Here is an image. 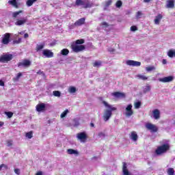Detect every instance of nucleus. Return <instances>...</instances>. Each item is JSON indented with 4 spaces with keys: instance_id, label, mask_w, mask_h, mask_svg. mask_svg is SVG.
<instances>
[{
    "instance_id": "c9c22d12",
    "label": "nucleus",
    "mask_w": 175,
    "mask_h": 175,
    "mask_svg": "<svg viewBox=\"0 0 175 175\" xmlns=\"http://www.w3.org/2000/svg\"><path fill=\"white\" fill-rule=\"evenodd\" d=\"M142 106V102L138 101L134 103V107L135 109H140V107Z\"/></svg>"
},
{
    "instance_id": "a19ab883",
    "label": "nucleus",
    "mask_w": 175,
    "mask_h": 175,
    "mask_svg": "<svg viewBox=\"0 0 175 175\" xmlns=\"http://www.w3.org/2000/svg\"><path fill=\"white\" fill-rule=\"evenodd\" d=\"M167 174H169V175H174V169L169 168L167 170Z\"/></svg>"
},
{
    "instance_id": "e2e57ef3",
    "label": "nucleus",
    "mask_w": 175,
    "mask_h": 175,
    "mask_svg": "<svg viewBox=\"0 0 175 175\" xmlns=\"http://www.w3.org/2000/svg\"><path fill=\"white\" fill-rule=\"evenodd\" d=\"M90 126H91V128H94V126H95V124H94V123L91 122Z\"/></svg>"
},
{
    "instance_id": "603ef678",
    "label": "nucleus",
    "mask_w": 175,
    "mask_h": 175,
    "mask_svg": "<svg viewBox=\"0 0 175 175\" xmlns=\"http://www.w3.org/2000/svg\"><path fill=\"white\" fill-rule=\"evenodd\" d=\"M14 173H16V174L19 175L20 174V169H18V168L14 169Z\"/></svg>"
},
{
    "instance_id": "2eb2a0df",
    "label": "nucleus",
    "mask_w": 175,
    "mask_h": 175,
    "mask_svg": "<svg viewBox=\"0 0 175 175\" xmlns=\"http://www.w3.org/2000/svg\"><path fill=\"white\" fill-rule=\"evenodd\" d=\"M152 114L154 120H159L161 118V111H159V109H155L153 110Z\"/></svg>"
},
{
    "instance_id": "bf43d9fd",
    "label": "nucleus",
    "mask_w": 175,
    "mask_h": 175,
    "mask_svg": "<svg viewBox=\"0 0 175 175\" xmlns=\"http://www.w3.org/2000/svg\"><path fill=\"white\" fill-rule=\"evenodd\" d=\"M24 38H25V39H27V38H29V35L26 33H25V35H24Z\"/></svg>"
},
{
    "instance_id": "9b49d317",
    "label": "nucleus",
    "mask_w": 175,
    "mask_h": 175,
    "mask_svg": "<svg viewBox=\"0 0 175 175\" xmlns=\"http://www.w3.org/2000/svg\"><path fill=\"white\" fill-rule=\"evenodd\" d=\"M126 64L129 66H140V65H142V62H136L135 60H127Z\"/></svg>"
},
{
    "instance_id": "f704fd0d",
    "label": "nucleus",
    "mask_w": 175,
    "mask_h": 175,
    "mask_svg": "<svg viewBox=\"0 0 175 175\" xmlns=\"http://www.w3.org/2000/svg\"><path fill=\"white\" fill-rule=\"evenodd\" d=\"M76 91H77L76 88L73 86L70 87L68 89V92H70V94H75Z\"/></svg>"
},
{
    "instance_id": "cd10ccee",
    "label": "nucleus",
    "mask_w": 175,
    "mask_h": 175,
    "mask_svg": "<svg viewBox=\"0 0 175 175\" xmlns=\"http://www.w3.org/2000/svg\"><path fill=\"white\" fill-rule=\"evenodd\" d=\"M68 154H70V155H72L73 154H79V152L77 150H73V149H68L67 150Z\"/></svg>"
},
{
    "instance_id": "ddd939ff",
    "label": "nucleus",
    "mask_w": 175,
    "mask_h": 175,
    "mask_svg": "<svg viewBox=\"0 0 175 175\" xmlns=\"http://www.w3.org/2000/svg\"><path fill=\"white\" fill-rule=\"evenodd\" d=\"M126 117H131V116H133V110H132L131 104L129 105L126 107Z\"/></svg>"
},
{
    "instance_id": "473e14b6",
    "label": "nucleus",
    "mask_w": 175,
    "mask_h": 175,
    "mask_svg": "<svg viewBox=\"0 0 175 175\" xmlns=\"http://www.w3.org/2000/svg\"><path fill=\"white\" fill-rule=\"evenodd\" d=\"M36 1L38 0H27L26 2V5L27 6H32V5H33V3L36 2Z\"/></svg>"
},
{
    "instance_id": "f3484780",
    "label": "nucleus",
    "mask_w": 175,
    "mask_h": 175,
    "mask_svg": "<svg viewBox=\"0 0 175 175\" xmlns=\"http://www.w3.org/2000/svg\"><path fill=\"white\" fill-rule=\"evenodd\" d=\"M27 21V18H22L21 19H16V22H15V25H24Z\"/></svg>"
},
{
    "instance_id": "58836bf2",
    "label": "nucleus",
    "mask_w": 175,
    "mask_h": 175,
    "mask_svg": "<svg viewBox=\"0 0 175 175\" xmlns=\"http://www.w3.org/2000/svg\"><path fill=\"white\" fill-rule=\"evenodd\" d=\"M53 94L54 95V96L59 97L61 96V92L58 90H55L53 92Z\"/></svg>"
},
{
    "instance_id": "c756f323",
    "label": "nucleus",
    "mask_w": 175,
    "mask_h": 175,
    "mask_svg": "<svg viewBox=\"0 0 175 175\" xmlns=\"http://www.w3.org/2000/svg\"><path fill=\"white\" fill-rule=\"evenodd\" d=\"M62 55H68L69 54V49H64L61 51Z\"/></svg>"
},
{
    "instance_id": "72a5a7b5",
    "label": "nucleus",
    "mask_w": 175,
    "mask_h": 175,
    "mask_svg": "<svg viewBox=\"0 0 175 175\" xmlns=\"http://www.w3.org/2000/svg\"><path fill=\"white\" fill-rule=\"evenodd\" d=\"M84 42H85L84 39L77 40L74 44H77V45L84 44Z\"/></svg>"
},
{
    "instance_id": "b1692460",
    "label": "nucleus",
    "mask_w": 175,
    "mask_h": 175,
    "mask_svg": "<svg viewBox=\"0 0 175 175\" xmlns=\"http://www.w3.org/2000/svg\"><path fill=\"white\" fill-rule=\"evenodd\" d=\"M8 3L14 6L16 9H18V3H17V0H10L8 1Z\"/></svg>"
},
{
    "instance_id": "1a4fd4ad",
    "label": "nucleus",
    "mask_w": 175,
    "mask_h": 175,
    "mask_svg": "<svg viewBox=\"0 0 175 175\" xmlns=\"http://www.w3.org/2000/svg\"><path fill=\"white\" fill-rule=\"evenodd\" d=\"M31 62L29 59H25L21 62L18 63V68L23 66L24 68H29Z\"/></svg>"
},
{
    "instance_id": "49530a36",
    "label": "nucleus",
    "mask_w": 175,
    "mask_h": 175,
    "mask_svg": "<svg viewBox=\"0 0 175 175\" xmlns=\"http://www.w3.org/2000/svg\"><path fill=\"white\" fill-rule=\"evenodd\" d=\"M5 114H6L8 118H12V117H13V112L8 111L5 112Z\"/></svg>"
},
{
    "instance_id": "c03bdc74",
    "label": "nucleus",
    "mask_w": 175,
    "mask_h": 175,
    "mask_svg": "<svg viewBox=\"0 0 175 175\" xmlns=\"http://www.w3.org/2000/svg\"><path fill=\"white\" fill-rule=\"evenodd\" d=\"M146 70L147 72H151V70H155V67L154 66H148L146 67Z\"/></svg>"
},
{
    "instance_id": "9d476101",
    "label": "nucleus",
    "mask_w": 175,
    "mask_h": 175,
    "mask_svg": "<svg viewBox=\"0 0 175 175\" xmlns=\"http://www.w3.org/2000/svg\"><path fill=\"white\" fill-rule=\"evenodd\" d=\"M42 55L46 58H53V57H54V53L49 49H44L42 51Z\"/></svg>"
},
{
    "instance_id": "bb28decb",
    "label": "nucleus",
    "mask_w": 175,
    "mask_h": 175,
    "mask_svg": "<svg viewBox=\"0 0 175 175\" xmlns=\"http://www.w3.org/2000/svg\"><path fill=\"white\" fill-rule=\"evenodd\" d=\"M26 137H27V139H32V137H33V131H29L28 133H26L25 134Z\"/></svg>"
},
{
    "instance_id": "0e129e2a",
    "label": "nucleus",
    "mask_w": 175,
    "mask_h": 175,
    "mask_svg": "<svg viewBox=\"0 0 175 175\" xmlns=\"http://www.w3.org/2000/svg\"><path fill=\"white\" fill-rule=\"evenodd\" d=\"M4 124L3 122H0V126H3Z\"/></svg>"
},
{
    "instance_id": "79ce46f5",
    "label": "nucleus",
    "mask_w": 175,
    "mask_h": 175,
    "mask_svg": "<svg viewBox=\"0 0 175 175\" xmlns=\"http://www.w3.org/2000/svg\"><path fill=\"white\" fill-rule=\"evenodd\" d=\"M21 43V38H18V40H14L12 42V44H20Z\"/></svg>"
},
{
    "instance_id": "423d86ee",
    "label": "nucleus",
    "mask_w": 175,
    "mask_h": 175,
    "mask_svg": "<svg viewBox=\"0 0 175 175\" xmlns=\"http://www.w3.org/2000/svg\"><path fill=\"white\" fill-rule=\"evenodd\" d=\"M77 139H78V140H81V142H83V143H85L87 139H88V136L85 132H81L77 134Z\"/></svg>"
},
{
    "instance_id": "3c124183",
    "label": "nucleus",
    "mask_w": 175,
    "mask_h": 175,
    "mask_svg": "<svg viewBox=\"0 0 175 175\" xmlns=\"http://www.w3.org/2000/svg\"><path fill=\"white\" fill-rule=\"evenodd\" d=\"M131 31H132L133 32H135V31H137V27H136V26H131Z\"/></svg>"
},
{
    "instance_id": "a211bd4d",
    "label": "nucleus",
    "mask_w": 175,
    "mask_h": 175,
    "mask_svg": "<svg viewBox=\"0 0 175 175\" xmlns=\"http://www.w3.org/2000/svg\"><path fill=\"white\" fill-rule=\"evenodd\" d=\"M85 23V18H81L80 19H79L75 23V25L76 27H81V25H83Z\"/></svg>"
},
{
    "instance_id": "6e6d98bb",
    "label": "nucleus",
    "mask_w": 175,
    "mask_h": 175,
    "mask_svg": "<svg viewBox=\"0 0 175 175\" xmlns=\"http://www.w3.org/2000/svg\"><path fill=\"white\" fill-rule=\"evenodd\" d=\"M98 136H99V137H105V133L100 132L98 133Z\"/></svg>"
},
{
    "instance_id": "69168bd1",
    "label": "nucleus",
    "mask_w": 175,
    "mask_h": 175,
    "mask_svg": "<svg viewBox=\"0 0 175 175\" xmlns=\"http://www.w3.org/2000/svg\"><path fill=\"white\" fill-rule=\"evenodd\" d=\"M36 175H43L42 172H37Z\"/></svg>"
},
{
    "instance_id": "e433bc0d",
    "label": "nucleus",
    "mask_w": 175,
    "mask_h": 175,
    "mask_svg": "<svg viewBox=\"0 0 175 175\" xmlns=\"http://www.w3.org/2000/svg\"><path fill=\"white\" fill-rule=\"evenodd\" d=\"M68 113H69V110H68V109H66V110L60 115L61 118H65V117H66V115L68 114Z\"/></svg>"
},
{
    "instance_id": "f257e3e1",
    "label": "nucleus",
    "mask_w": 175,
    "mask_h": 175,
    "mask_svg": "<svg viewBox=\"0 0 175 175\" xmlns=\"http://www.w3.org/2000/svg\"><path fill=\"white\" fill-rule=\"evenodd\" d=\"M76 6H83V9H91L94 7V3L90 0H76Z\"/></svg>"
},
{
    "instance_id": "13d9d810",
    "label": "nucleus",
    "mask_w": 175,
    "mask_h": 175,
    "mask_svg": "<svg viewBox=\"0 0 175 175\" xmlns=\"http://www.w3.org/2000/svg\"><path fill=\"white\" fill-rule=\"evenodd\" d=\"M37 75H43V71L39 70L37 72Z\"/></svg>"
},
{
    "instance_id": "6e6552de",
    "label": "nucleus",
    "mask_w": 175,
    "mask_h": 175,
    "mask_svg": "<svg viewBox=\"0 0 175 175\" xmlns=\"http://www.w3.org/2000/svg\"><path fill=\"white\" fill-rule=\"evenodd\" d=\"M111 116H113L111 111H109V109L105 110L103 116L105 122H107L111 118Z\"/></svg>"
},
{
    "instance_id": "f8f14e48",
    "label": "nucleus",
    "mask_w": 175,
    "mask_h": 175,
    "mask_svg": "<svg viewBox=\"0 0 175 175\" xmlns=\"http://www.w3.org/2000/svg\"><path fill=\"white\" fill-rule=\"evenodd\" d=\"M159 81H161V83H170V81H173L174 80V77L173 76H168L165 77L163 78H160Z\"/></svg>"
},
{
    "instance_id": "37998d69",
    "label": "nucleus",
    "mask_w": 175,
    "mask_h": 175,
    "mask_svg": "<svg viewBox=\"0 0 175 175\" xmlns=\"http://www.w3.org/2000/svg\"><path fill=\"white\" fill-rule=\"evenodd\" d=\"M116 8H121L122 6V1H118L116 3Z\"/></svg>"
},
{
    "instance_id": "7c9ffc66",
    "label": "nucleus",
    "mask_w": 175,
    "mask_h": 175,
    "mask_svg": "<svg viewBox=\"0 0 175 175\" xmlns=\"http://www.w3.org/2000/svg\"><path fill=\"white\" fill-rule=\"evenodd\" d=\"M21 13H23V10H19L18 12H14L12 14V17L14 18H17V16H18V14H20Z\"/></svg>"
},
{
    "instance_id": "09e8293b",
    "label": "nucleus",
    "mask_w": 175,
    "mask_h": 175,
    "mask_svg": "<svg viewBox=\"0 0 175 175\" xmlns=\"http://www.w3.org/2000/svg\"><path fill=\"white\" fill-rule=\"evenodd\" d=\"M4 167V169L8 170V165H6L5 164H1L0 165V171L2 170V168Z\"/></svg>"
},
{
    "instance_id": "f03ea898",
    "label": "nucleus",
    "mask_w": 175,
    "mask_h": 175,
    "mask_svg": "<svg viewBox=\"0 0 175 175\" xmlns=\"http://www.w3.org/2000/svg\"><path fill=\"white\" fill-rule=\"evenodd\" d=\"M170 150V146L169 144H164L160 146H158L155 150V154L157 155H162V154H165V152H167Z\"/></svg>"
},
{
    "instance_id": "4be33fe9",
    "label": "nucleus",
    "mask_w": 175,
    "mask_h": 175,
    "mask_svg": "<svg viewBox=\"0 0 175 175\" xmlns=\"http://www.w3.org/2000/svg\"><path fill=\"white\" fill-rule=\"evenodd\" d=\"M131 139L133 140V142H137V139H138V136H137V133H136V131H132L131 133Z\"/></svg>"
},
{
    "instance_id": "4468645a",
    "label": "nucleus",
    "mask_w": 175,
    "mask_h": 175,
    "mask_svg": "<svg viewBox=\"0 0 175 175\" xmlns=\"http://www.w3.org/2000/svg\"><path fill=\"white\" fill-rule=\"evenodd\" d=\"M36 111L40 113V111H44L46 110V104L42 103L36 105Z\"/></svg>"
},
{
    "instance_id": "412c9836",
    "label": "nucleus",
    "mask_w": 175,
    "mask_h": 175,
    "mask_svg": "<svg viewBox=\"0 0 175 175\" xmlns=\"http://www.w3.org/2000/svg\"><path fill=\"white\" fill-rule=\"evenodd\" d=\"M161 18H163V16H162L161 14H159L154 18V24L156 25H159Z\"/></svg>"
},
{
    "instance_id": "864d4df0",
    "label": "nucleus",
    "mask_w": 175,
    "mask_h": 175,
    "mask_svg": "<svg viewBox=\"0 0 175 175\" xmlns=\"http://www.w3.org/2000/svg\"><path fill=\"white\" fill-rule=\"evenodd\" d=\"M142 14H143L142 13V12L138 11V12H137V18H139V17H140V16H142Z\"/></svg>"
},
{
    "instance_id": "a18cd8bd",
    "label": "nucleus",
    "mask_w": 175,
    "mask_h": 175,
    "mask_svg": "<svg viewBox=\"0 0 175 175\" xmlns=\"http://www.w3.org/2000/svg\"><path fill=\"white\" fill-rule=\"evenodd\" d=\"M150 91H151V87H150V85H147L144 89V92L146 94V92H150Z\"/></svg>"
},
{
    "instance_id": "c85d7f7f",
    "label": "nucleus",
    "mask_w": 175,
    "mask_h": 175,
    "mask_svg": "<svg viewBox=\"0 0 175 175\" xmlns=\"http://www.w3.org/2000/svg\"><path fill=\"white\" fill-rule=\"evenodd\" d=\"M137 77L138 79H139V80L146 81V80H148V77H146V75H137Z\"/></svg>"
},
{
    "instance_id": "20e7f679",
    "label": "nucleus",
    "mask_w": 175,
    "mask_h": 175,
    "mask_svg": "<svg viewBox=\"0 0 175 175\" xmlns=\"http://www.w3.org/2000/svg\"><path fill=\"white\" fill-rule=\"evenodd\" d=\"M70 48L72 49V51H74V53H80V51L85 50V46L77 45L75 43L71 44Z\"/></svg>"
},
{
    "instance_id": "0eeeda50",
    "label": "nucleus",
    "mask_w": 175,
    "mask_h": 175,
    "mask_svg": "<svg viewBox=\"0 0 175 175\" xmlns=\"http://www.w3.org/2000/svg\"><path fill=\"white\" fill-rule=\"evenodd\" d=\"M10 36L11 34L10 33H5L3 36L1 43L5 45H8V43H10Z\"/></svg>"
},
{
    "instance_id": "680f3d73",
    "label": "nucleus",
    "mask_w": 175,
    "mask_h": 175,
    "mask_svg": "<svg viewBox=\"0 0 175 175\" xmlns=\"http://www.w3.org/2000/svg\"><path fill=\"white\" fill-rule=\"evenodd\" d=\"M144 2L148 3L149 2H151V0H144Z\"/></svg>"
},
{
    "instance_id": "5701e85b",
    "label": "nucleus",
    "mask_w": 175,
    "mask_h": 175,
    "mask_svg": "<svg viewBox=\"0 0 175 175\" xmlns=\"http://www.w3.org/2000/svg\"><path fill=\"white\" fill-rule=\"evenodd\" d=\"M112 95L116 96V98H125V94L120 92H115L112 93Z\"/></svg>"
},
{
    "instance_id": "393cba45",
    "label": "nucleus",
    "mask_w": 175,
    "mask_h": 175,
    "mask_svg": "<svg viewBox=\"0 0 175 175\" xmlns=\"http://www.w3.org/2000/svg\"><path fill=\"white\" fill-rule=\"evenodd\" d=\"M167 55L170 58H173V57H175V51L173 49H170L167 52Z\"/></svg>"
},
{
    "instance_id": "ea45409f",
    "label": "nucleus",
    "mask_w": 175,
    "mask_h": 175,
    "mask_svg": "<svg viewBox=\"0 0 175 175\" xmlns=\"http://www.w3.org/2000/svg\"><path fill=\"white\" fill-rule=\"evenodd\" d=\"M113 3V0H107L105 1V8H109Z\"/></svg>"
},
{
    "instance_id": "4d7b16f0",
    "label": "nucleus",
    "mask_w": 175,
    "mask_h": 175,
    "mask_svg": "<svg viewBox=\"0 0 175 175\" xmlns=\"http://www.w3.org/2000/svg\"><path fill=\"white\" fill-rule=\"evenodd\" d=\"M162 63L163 65H166V64H167V62L166 61L165 59H163V61H162Z\"/></svg>"
},
{
    "instance_id": "a878e982",
    "label": "nucleus",
    "mask_w": 175,
    "mask_h": 175,
    "mask_svg": "<svg viewBox=\"0 0 175 175\" xmlns=\"http://www.w3.org/2000/svg\"><path fill=\"white\" fill-rule=\"evenodd\" d=\"M43 49H44V44H37L36 51H40V50H43Z\"/></svg>"
},
{
    "instance_id": "7ed1b4c3",
    "label": "nucleus",
    "mask_w": 175,
    "mask_h": 175,
    "mask_svg": "<svg viewBox=\"0 0 175 175\" xmlns=\"http://www.w3.org/2000/svg\"><path fill=\"white\" fill-rule=\"evenodd\" d=\"M13 59V55L12 54H3L0 57V62L2 64H6V62H9Z\"/></svg>"
},
{
    "instance_id": "aec40b11",
    "label": "nucleus",
    "mask_w": 175,
    "mask_h": 175,
    "mask_svg": "<svg viewBox=\"0 0 175 175\" xmlns=\"http://www.w3.org/2000/svg\"><path fill=\"white\" fill-rule=\"evenodd\" d=\"M122 172L124 175H132L131 172L128 170V168L126 167V163L124 162L123 163V166H122Z\"/></svg>"
},
{
    "instance_id": "dca6fc26",
    "label": "nucleus",
    "mask_w": 175,
    "mask_h": 175,
    "mask_svg": "<svg viewBox=\"0 0 175 175\" xmlns=\"http://www.w3.org/2000/svg\"><path fill=\"white\" fill-rule=\"evenodd\" d=\"M167 9H174V0H167L166 5Z\"/></svg>"
},
{
    "instance_id": "052dcab7",
    "label": "nucleus",
    "mask_w": 175,
    "mask_h": 175,
    "mask_svg": "<svg viewBox=\"0 0 175 175\" xmlns=\"http://www.w3.org/2000/svg\"><path fill=\"white\" fill-rule=\"evenodd\" d=\"M109 51H110V53H114L116 50L114 49H109Z\"/></svg>"
},
{
    "instance_id": "8fccbe9b",
    "label": "nucleus",
    "mask_w": 175,
    "mask_h": 175,
    "mask_svg": "<svg viewBox=\"0 0 175 175\" xmlns=\"http://www.w3.org/2000/svg\"><path fill=\"white\" fill-rule=\"evenodd\" d=\"M101 25L103 27H104L105 28H107V27H109V23H107L106 22H103V23H101Z\"/></svg>"
},
{
    "instance_id": "2f4dec72",
    "label": "nucleus",
    "mask_w": 175,
    "mask_h": 175,
    "mask_svg": "<svg viewBox=\"0 0 175 175\" xmlns=\"http://www.w3.org/2000/svg\"><path fill=\"white\" fill-rule=\"evenodd\" d=\"M22 76H23V73H21V72L18 73L16 77L13 78V81H18V80H20V77H21Z\"/></svg>"
},
{
    "instance_id": "39448f33",
    "label": "nucleus",
    "mask_w": 175,
    "mask_h": 175,
    "mask_svg": "<svg viewBox=\"0 0 175 175\" xmlns=\"http://www.w3.org/2000/svg\"><path fill=\"white\" fill-rule=\"evenodd\" d=\"M145 126L148 131H150L152 133L158 132V126H157L155 124H152V123H146Z\"/></svg>"
},
{
    "instance_id": "6ab92c4d",
    "label": "nucleus",
    "mask_w": 175,
    "mask_h": 175,
    "mask_svg": "<svg viewBox=\"0 0 175 175\" xmlns=\"http://www.w3.org/2000/svg\"><path fill=\"white\" fill-rule=\"evenodd\" d=\"M103 103L104 105V106H105L106 107H108V109L109 111H111V113H113V111H116V110H117V108L116 107H111V105H109L107 103V102L106 101H103Z\"/></svg>"
},
{
    "instance_id": "4c0bfd02",
    "label": "nucleus",
    "mask_w": 175,
    "mask_h": 175,
    "mask_svg": "<svg viewBox=\"0 0 175 175\" xmlns=\"http://www.w3.org/2000/svg\"><path fill=\"white\" fill-rule=\"evenodd\" d=\"M100 65H102V62H100V61H99V62L96 61V62H94V63L93 64V66H94V68H96V67H98V66H100Z\"/></svg>"
},
{
    "instance_id": "de8ad7c7",
    "label": "nucleus",
    "mask_w": 175,
    "mask_h": 175,
    "mask_svg": "<svg viewBox=\"0 0 175 175\" xmlns=\"http://www.w3.org/2000/svg\"><path fill=\"white\" fill-rule=\"evenodd\" d=\"M6 143L8 147H12V146H13V140H8Z\"/></svg>"
},
{
    "instance_id": "5fc2aeb1",
    "label": "nucleus",
    "mask_w": 175,
    "mask_h": 175,
    "mask_svg": "<svg viewBox=\"0 0 175 175\" xmlns=\"http://www.w3.org/2000/svg\"><path fill=\"white\" fill-rule=\"evenodd\" d=\"M0 86L5 87V82H3L2 80H0Z\"/></svg>"
}]
</instances>
